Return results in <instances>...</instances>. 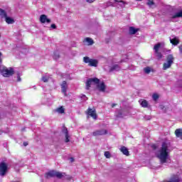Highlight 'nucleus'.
<instances>
[{
  "instance_id": "f257e3e1",
  "label": "nucleus",
  "mask_w": 182,
  "mask_h": 182,
  "mask_svg": "<svg viewBox=\"0 0 182 182\" xmlns=\"http://www.w3.org/2000/svg\"><path fill=\"white\" fill-rule=\"evenodd\" d=\"M92 83L97 85V89H98L99 92H102L103 93L106 92V84H105V82H102L100 83V80L97 77L89 78L85 82L86 90H89L90 89Z\"/></svg>"
},
{
  "instance_id": "f03ea898",
  "label": "nucleus",
  "mask_w": 182,
  "mask_h": 182,
  "mask_svg": "<svg viewBox=\"0 0 182 182\" xmlns=\"http://www.w3.org/2000/svg\"><path fill=\"white\" fill-rule=\"evenodd\" d=\"M157 157L161 160V163H167V159H168V144L167 143H162L161 149L159 150V154Z\"/></svg>"
},
{
  "instance_id": "7ed1b4c3",
  "label": "nucleus",
  "mask_w": 182,
  "mask_h": 182,
  "mask_svg": "<svg viewBox=\"0 0 182 182\" xmlns=\"http://www.w3.org/2000/svg\"><path fill=\"white\" fill-rule=\"evenodd\" d=\"M174 63V57L172 54H169L166 57V63H164L163 65V70H167V69H170L171 65Z\"/></svg>"
},
{
  "instance_id": "20e7f679",
  "label": "nucleus",
  "mask_w": 182,
  "mask_h": 182,
  "mask_svg": "<svg viewBox=\"0 0 182 182\" xmlns=\"http://www.w3.org/2000/svg\"><path fill=\"white\" fill-rule=\"evenodd\" d=\"M45 178H50L52 177H57V178H62L63 177V173L56 171H50L45 173Z\"/></svg>"
},
{
  "instance_id": "39448f33",
  "label": "nucleus",
  "mask_w": 182,
  "mask_h": 182,
  "mask_svg": "<svg viewBox=\"0 0 182 182\" xmlns=\"http://www.w3.org/2000/svg\"><path fill=\"white\" fill-rule=\"evenodd\" d=\"M1 73L4 77H10V76H14V75H15V70H14V68H9V69L3 68Z\"/></svg>"
},
{
  "instance_id": "423d86ee",
  "label": "nucleus",
  "mask_w": 182,
  "mask_h": 182,
  "mask_svg": "<svg viewBox=\"0 0 182 182\" xmlns=\"http://www.w3.org/2000/svg\"><path fill=\"white\" fill-rule=\"evenodd\" d=\"M83 62L85 63H88V66H91L93 68H97V65L99 63V61L96 59H90L89 57H84L83 58Z\"/></svg>"
},
{
  "instance_id": "0eeeda50",
  "label": "nucleus",
  "mask_w": 182,
  "mask_h": 182,
  "mask_svg": "<svg viewBox=\"0 0 182 182\" xmlns=\"http://www.w3.org/2000/svg\"><path fill=\"white\" fill-rule=\"evenodd\" d=\"M1 17L4 18V21L8 23V25H12L13 23H15V20L8 16V14L5 10L1 9Z\"/></svg>"
},
{
  "instance_id": "6e6552de",
  "label": "nucleus",
  "mask_w": 182,
  "mask_h": 182,
  "mask_svg": "<svg viewBox=\"0 0 182 182\" xmlns=\"http://www.w3.org/2000/svg\"><path fill=\"white\" fill-rule=\"evenodd\" d=\"M8 164L5 162H1V176L4 177V176H6V173H8Z\"/></svg>"
},
{
  "instance_id": "1a4fd4ad",
  "label": "nucleus",
  "mask_w": 182,
  "mask_h": 182,
  "mask_svg": "<svg viewBox=\"0 0 182 182\" xmlns=\"http://www.w3.org/2000/svg\"><path fill=\"white\" fill-rule=\"evenodd\" d=\"M62 133L65 134V143H69V141H70V136H69V130H68V127H66L65 125L63 126Z\"/></svg>"
},
{
  "instance_id": "9d476101",
  "label": "nucleus",
  "mask_w": 182,
  "mask_h": 182,
  "mask_svg": "<svg viewBox=\"0 0 182 182\" xmlns=\"http://www.w3.org/2000/svg\"><path fill=\"white\" fill-rule=\"evenodd\" d=\"M87 116H90L95 120L97 119V114H96V109H92V108H88L87 110Z\"/></svg>"
},
{
  "instance_id": "9b49d317",
  "label": "nucleus",
  "mask_w": 182,
  "mask_h": 182,
  "mask_svg": "<svg viewBox=\"0 0 182 182\" xmlns=\"http://www.w3.org/2000/svg\"><path fill=\"white\" fill-rule=\"evenodd\" d=\"M105 134H107V129H100L92 132V136H94L95 137L97 136H105Z\"/></svg>"
},
{
  "instance_id": "f8f14e48",
  "label": "nucleus",
  "mask_w": 182,
  "mask_h": 182,
  "mask_svg": "<svg viewBox=\"0 0 182 182\" xmlns=\"http://www.w3.org/2000/svg\"><path fill=\"white\" fill-rule=\"evenodd\" d=\"M40 22L41 23H50L52 21L50 18H48V16L42 14L40 16Z\"/></svg>"
},
{
  "instance_id": "ddd939ff",
  "label": "nucleus",
  "mask_w": 182,
  "mask_h": 182,
  "mask_svg": "<svg viewBox=\"0 0 182 182\" xmlns=\"http://www.w3.org/2000/svg\"><path fill=\"white\" fill-rule=\"evenodd\" d=\"M61 90L65 96H67L66 92L68 90V82L66 81H63L61 84Z\"/></svg>"
},
{
  "instance_id": "4468645a",
  "label": "nucleus",
  "mask_w": 182,
  "mask_h": 182,
  "mask_svg": "<svg viewBox=\"0 0 182 182\" xmlns=\"http://www.w3.org/2000/svg\"><path fill=\"white\" fill-rule=\"evenodd\" d=\"M120 151H122V154H124V156H130L129 149L127 148H126V146H122L120 148Z\"/></svg>"
},
{
  "instance_id": "2eb2a0df",
  "label": "nucleus",
  "mask_w": 182,
  "mask_h": 182,
  "mask_svg": "<svg viewBox=\"0 0 182 182\" xmlns=\"http://www.w3.org/2000/svg\"><path fill=\"white\" fill-rule=\"evenodd\" d=\"M166 182H180V178H178V175H173Z\"/></svg>"
},
{
  "instance_id": "dca6fc26",
  "label": "nucleus",
  "mask_w": 182,
  "mask_h": 182,
  "mask_svg": "<svg viewBox=\"0 0 182 182\" xmlns=\"http://www.w3.org/2000/svg\"><path fill=\"white\" fill-rule=\"evenodd\" d=\"M175 136L182 140V129H176L175 130Z\"/></svg>"
},
{
  "instance_id": "f3484780",
  "label": "nucleus",
  "mask_w": 182,
  "mask_h": 182,
  "mask_svg": "<svg viewBox=\"0 0 182 182\" xmlns=\"http://www.w3.org/2000/svg\"><path fill=\"white\" fill-rule=\"evenodd\" d=\"M171 43H172L174 46H177L178 43H180V40H178L177 38H173L172 39H170Z\"/></svg>"
},
{
  "instance_id": "a211bd4d",
  "label": "nucleus",
  "mask_w": 182,
  "mask_h": 182,
  "mask_svg": "<svg viewBox=\"0 0 182 182\" xmlns=\"http://www.w3.org/2000/svg\"><path fill=\"white\" fill-rule=\"evenodd\" d=\"M138 31H139V29L135 28L134 27H129L130 35H135V33H137Z\"/></svg>"
},
{
  "instance_id": "6ab92c4d",
  "label": "nucleus",
  "mask_w": 182,
  "mask_h": 182,
  "mask_svg": "<svg viewBox=\"0 0 182 182\" xmlns=\"http://www.w3.org/2000/svg\"><path fill=\"white\" fill-rule=\"evenodd\" d=\"M160 48H161V43H158L157 44H156L154 46V52H159L160 50Z\"/></svg>"
},
{
  "instance_id": "aec40b11",
  "label": "nucleus",
  "mask_w": 182,
  "mask_h": 182,
  "mask_svg": "<svg viewBox=\"0 0 182 182\" xmlns=\"http://www.w3.org/2000/svg\"><path fill=\"white\" fill-rule=\"evenodd\" d=\"M120 70V67L119 66V65L115 64L110 68L109 72H113L114 70Z\"/></svg>"
},
{
  "instance_id": "412c9836",
  "label": "nucleus",
  "mask_w": 182,
  "mask_h": 182,
  "mask_svg": "<svg viewBox=\"0 0 182 182\" xmlns=\"http://www.w3.org/2000/svg\"><path fill=\"white\" fill-rule=\"evenodd\" d=\"M156 57L157 58L158 60L163 58V54L160 51L155 52Z\"/></svg>"
},
{
  "instance_id": "4be33fe9",
  "label": "nucleus",
  "mask_w": 182,
  "mask_h": 182,
  "mask_svg": "<svg viewBox=\"0 0 182 182\" xmlns=\"http://www.w3.org/2000/svg\"><path fill=\"white\" fill-rule=\"evenodd\" d=\"M56 112L60 113V114H63V113H65V108H63V107H60L57 108Z\"/></svg>"
},
{
  "instance_id": "5701e85b",
  "label": "nucleus",
  "mask_w": 182,
  "mask_h": 182,
  "mask_svg": "<svg viewBox=\"0 0 182 182\" xmlns=\"http://www.w3.org/2000/svg\"><path fill=\"white\" fill-rule=\"evenodd\" d=\"M141 106L142 107H148L149 106V102H147V101L146 100H144L141 102Z\"/></svg>"
},
{
  "instance_id": "b1692460",
  "label": "nucleus",
  "mask_w": 182,
  "mask_h": 182,
  "mask_svg": "<svg viewBox=\"0 0 182 182\" xmlns=\"http://www.w3.org/2000/svg\"><path fill=\"white\" fill-rule=\"evenodd\" d=\"M85 42H87L88 45H93L94 41L93 39L90 38H86L85 39Z\"/></svg>"
},
{
  "instance_id": "393cba45",
  "label": "nucleus",
  "mask_w": 182,
  "mask_h": 182,
  "mask_svg": "<svg viewBox=\"0 0 182 182\" xmlns=\"http://www.w3.org/2000/svg\"><path fill=\"white\" fill-rule=\"evenodd\" d=\"M124 116H126V114H123V111L120 110L118 112L117 114L116 115V117L123 118Z\"/></svg>"
},
{
  "instance_id": "a878e982",
  "label": "nucleus",
  "mask_w": 182,
  "mask_h": 182,
  "mask_svg": "<svg viewBox=\"0 0 182 182\" xmlns=\"http://www.w3.org/2000/svg\"><path fill=\"white\" fill-rule=\"evenodd\" d=\"M144 72L146 73V75H149V73L151 72V68L150 67H146L145 68H144Z\"/></svg>"
},
{
  "instance_id": "bb28decb",
  "label": "nucleus",
  "mask_w": 182,
  "mask_h": 182,
  "mask_svg": "<svg viewBox=\"0 0 182 182\" xmlns=\"http://www.w3.org/2000/svg\"><path fill=\"white\" fill-rule=\"evenodd\" d=\"M146 5H148V6H151V5H154V0H148Z\"/></svg>"
},
{
  "instance_id": "cd10ccee",
  "label": "nucleus",
  "mask_w": 182,
  "mask_h": 182,
  "mask_svg": "<svg viewBox=\"0 0 182 182\" xmlns=\"http://www.w3.org/2000/svg\"><path fill=\"white\" fill-rule=\"evenodd\" d=\"M59 58H60V55H59V53H54L53 54V59H55L56 60V59H59Z\"/></svg>"
},
{
  "instance_id": "c85d7f7f",
  "label": "nucleus",
  "mask_w": 182,
  "mask_h": 182,
  "mask_svg": "<svg viewBox=\"0 0 182 182\" xmlns=\"http://www.w3.org/2000/svg\"><path fill=\"white\" fill-rule=\"evenodd\" d=\"M42 80H43V82H44V83H46L49 81V77H48L46 76H43L42 77Z\"/></svg>"
},
{
  "instance_id": "c756f323",
  "label": "nucleus",
  "mask_w": 182,
  "mask_h": 182,
  "mask_svg": "<svg viewBox=\"0 0 182 182\" xmlns=\"http://www.w3.org/2000/svg\"><path fill=\"white\" fill-rule=\"evenodd\" d=\"M105 156L106 159H110V152L109 151H105Z\"/></svg>"
},
{
  "instance_id": "7c9ffc66",
  "label": "nucleus",
  "mask_w": 182,
  "mask_h": 182,
  "mask_svg": "<svg viewBox=\"0 0 182 182\" xmlns=\"http://www.w3.org/2000/svg\"><path fill=\"white\" fill-rule=\"evenodd\" d=\"M22 80L21 79V74L19 73H17V82H21Z\"/></svg>"
},
{
  "instance_id": "2f4dec72",
  "label": "nucleus",
  "mask_w": 182,
  "mask_h": 182,
  "mask_svg": "<svg viewBox=\"0 0 182 182\" xmlns=\"http://www.w3.org/2000/svg\"><path fill=\"white\" fill-rule=\"evenodd\" d=\"M153 99H154V100H157V99H159V95L154 94L153 95Z\"/></svg>"
},
{
  "instance_id": "473e14b6",
  "label": "nucleus",
  "mask_w": 182,
  "mask_h": 182,
  "mask_svg": "<svg viewBox=\"0 0 182 182\" xmlns=\"http://www.w3.org/2000/svg\"><path fill=\"white\" fill-rule=\"evenodd\" d=\"M50 28L52 29H56V24H55V23L51 24Z\"/></svg>"
},
{
  "instance_id": "72a5a7b5",
  "label": "nucleus",
  "mask_w": 182,
  "mask_h": 182,
  "mask_svg": "<svg viewBox=\"0 0 182 182\" xmlns=\"http://www.w3.org/2000/svg\"><path fill=\"white\" fill-rule=\"evenodd\" d=\"M66 180H68V181H70L71 180H73V179L72 176H68L66 178Z\"/></svg>"
},
{
  "instance_id": "f704fd0d",
  "label": "nucleus",
  "mask_w": 182,
  "mask_h": 182,
  "mask_svg": "<svg viewBox=\"0 0 182 182\" xmlns=\"http://www.w3.org/2000/svg\"><path fill=\"white\" fill-rule=\"evenodd\" d=\"M151 149H153V150H156L157 149V146L156 144H152Z\"/></svg>"
},
{
  "instance_id": "c9c22d12",
  "label": "nucleus",
  "mask_w": 182,
  "mask_h": 182,
  "mask_svg": "<svg viewBox=\"0 0 182 182\" xmlns=\"http://www.w3.org/2000/svg\"><path fill=\"white\" fill-rule=\"evenodd\" d=\"M88 4H92V2H95L96 0H86Z\"/></svg>"
},
{
  "instance_id": "e433bc0d",
  "label": "nucleus",
  "mask_w": 182,
  "mask_h": 182,
  "mask_svg": "<svg viewBox=\"0 0 182 182\" xmlns=\"http://www.w3.org/2000/svg\"><path fill=\"white\" fill-rule=\"evenodd\" d=\"M29 144L28 143V142H26V141H24L23 143V146H24V147H26V146H28Z\"/></svg>"
},
{
  "instance_id": "4c0bfd02",
  "label": "nucleus",
  "mask_w": 182,
  "mask_h": 182,
  "mask_svg": "<svg viewBox=\"0 0 182 182\" xmlns=\"http://www.w3.org/2000/svg\"><path fill=\"white\" fill-rule=\"evenodd\" d=\"M70 162L73 163L75 161V159L73 157L70 158Z\"/></svg>"
},
{
  "instance_id": "58836bf2",
  "label": "nucleus",
  "mask_w": 182,
  "mask_h": 182,
  "mask_svg": "<svg viewBox=\"0 0 182 182\" xmlns=\"http://www.w3.org/2000/svg\"><path fill=\"white\" fill-rule=\"evenodd\" d=\"M115 1V2H121V3H122V4H124V1H117V0H114Z\"/></svg>"
},
{
  "instance_id": "ea45409f",
  "label": "nucleus",
  "mask_w": 182,
  "mask_h": 182,
  "mask_svg": "<svg viewBox=\"0 0 182 182\" xmlns=\"http://www.w3.org/2000/svg\"><path fill=\"white\" fill-rule=\"evenodd\" d=\"M117 104H112V107H114V106H117Z\"/></svg>"
},
{
  "instance_id": "a19ab883",
  "label": "nucleus",
  "mask_w": 182,
  "mask_h": 182,
  "mask_svg": "<svg viewBox=\"0 0 182 182\" xmlns=\"http://www.w3.org/2000/svg\"><path fill=\"white\" fill-rule=\"evenodd\" d=\"M136 1H141V0H136Z\"/></svg>"
}]
</instances>
